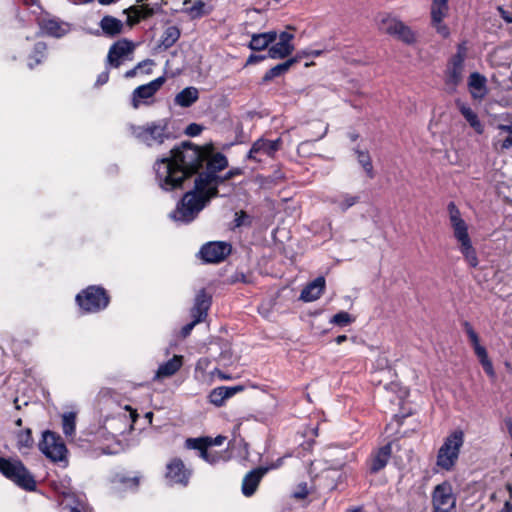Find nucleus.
<instances>
[{"label": "nucleus", "instance_id": "9d476101", "mask_svg": "<svg viewBox=\"0 0 512 512\" xmlns=\"http://www.w3.org/2000/svg\"><path fill=\"white\" fill-rule=\"evenodd\" d=\"M231 252V246L226 242H208L204 244L200 251V258L206 263H218Z\"/></svg>", "mask_w": 512, "mask_h": 512}, {"label": "nucleus", "instance_id": "5701e85b", "mask_svg": "<svg viewBox=\"0 0 512 512\" xmlns=\"http://www.w3.org/2000/svg\"><path fill=\"white\" fill-rule=\"evenodd\" d=\"M277 40V32L272 30L264 33L253 34L249 48L254 51H262Z\"/></svg>", "mask_w": 512, "mask_h": 512}, {"label": "nucleus", "instance_id": "412c9836", "mask_svg": "<svg viewBox=\"0 0 512 512\" xmlns=\"http://www.w3.org/2000/svg\"><path fill=\"white\" fill-rule=\"evenodd\" d=\"M325 288V278L320 276L310 282L301 292L300 299L304 302L317 300Z\"/></svg>", "mask_w": 512, "mask_h": 512}, {"label": "nucleus", "instance_id": "423d86ee", "mask_svg": "<svg viewBox=\"0 0 512 512\" xmlns=\"http://www.w3.org/2000/svg\"><path fill=\"white\" fill-rule=\"evenodd\" d=\"M40 451L52 462L67 460V448L61 436L52 431H45L39 443Z\"/></svg>", "mask_w": 512, "mask_h": 512}, {"label": "nucleus", "instance_id": "72a5a7b5", "mask_svg": "<svg viewBox=\"0 0 512 512\" xmlns=\"http://www.w3.org/2000/svg\"><path fill=\"white\" fill-rule=\"evenodd\" d=\"M402 23V21L394 17L385 15L379 21V29L384 33L395 36Z\"/></svg>", "mask_w": 512, "mask_h": 512}, {"label": "nucleus", "instance_id": "c9c22d12", "mask_svg": "<svg viewBox=\"0 0 512 512\" xmlns=\"http://www.w3.org/2000/svg\"><path fill=\"white\" fill-rule=\"evenodd\" d=\"M16 440H17V448L19 449V451H21L23 453L28 451L33 446V443H34L33 438H32L31 429L26 428V429L18 432L16 435Z\"/></svg>", "mask_w": 512, "mask_h": 512}, {"label": "nucleus", "instance_id": "7c9ffc66", "mask_svg": "<svg viewBox=\"0 0 512 512\" xmlns=\"http://www.w3.org/2000/svg\"><path fill=\"white\" fill-rule=\"evenodd\" d=\"M128 14V24L130 26L134 25L135 23L139 22L141 19L148 18L153 14V9L149 7H130L129 9L124 11Z\"/></svg>", "mask_w": 512, "mask_h": 512}, {"label": "nucleus", "instance_id": "0e129e2a", "mask_svg": "<svg viewBox=\"0 0 512 512\" xmlns=\"http://www.w3.org/2000/svg\"><path fill=\"white\" fill-rule=\"evenodd\" d=\"M283 464V458L277 459L274 463H272L270 466H266L265 468H269V471L272 469H277Z\"/></svg>", "mask_w": 512, "mask_h": 512}, {"label": "nucleus", "instance_id": "c03bdc74", "mask_svg": "<svg viewBox=\"0 0 512 512\" xmlns=\"http://www.w3.org/2000/svg\"><path fill=\"white\" fill-rule=\"evenodd\" d=\"M352 322V318L348 312L341 311L337 314H335L332 319L330 320V323L337 325V326H346Z\"/></svg>", "mask_w": 512, "mask_h": 512}, {"label": "nucleus", "instance_id": "58836bf2", "mask_svg": "<svg viewBox=\"0 0 512 512\" xmlns=\"http://www.w3.org/2000/svg\"><path fill=\"white\" fill-rule=\"evenodd\" d=\"M358 163L363 167L369 178L374 177L373 166L370 155L367 151L355 149Z\"/></svg>", "mask_w": 512, "mask_h": 512}, {"label": "nucleus", "instance_id": "774afa93", "mask_svg": "<svg viewBox=\"0 0 512 512\" xmlns=\"http://www.w3.org/2000/svg\"><path fill=\"white\" fill-rule=\"evenodd\" d=\"M71 512H90V511L83 506H81V507L76 506V507L71 508Z\"/></svg>", "mask_w": 512, "mask_h": 512}, {"label": "nucleus", "instance_id": "f03ea898", "mask_svg": "<svg viewBox=\"0 0 512 512\" xmlns=\"http://www.w3.org/2000/svg\"><path fill=\"white\" fill-rule=\"evenodd\" d=\"M131 134L148 147H159L171 139L168 121L161 119L144 126H131Z\"/></svg>", "mask_w": 512, "mask_h": 512}, {"label": "nucleus", "instance_id": "393cba45", "mask_svg": "<svg viewBox=\"0 0 512 512\" xmlns=\"http://www.w3.org/2000/svg\"><path fill=\"white\" fill-rule=\"evenodd\" d=\"M392 453L391 444H386L381 447L371 460L370 470L376 473L383 469L388 463Z\"/></svg>", "mask_w": 512, "mask_h": 512}, {"label": "nucleus", "instance_id": "c85d7f7f", "mask_svg": "<svg viewBox=\"0 0 512 512\" xmlns=\"http://www.w3.org/2000/svg\"><path fill=\"white\" fill-rule=\"evenodd\" d=\"M99 25L103 33L110 37L120 34L123 29L122 21L112 16H104Z\"/></svg>", "mask_w": 512, "mask_h": 512}, {"label": "nucleus", "instance_id": "0eeeda50", "mask_svg": "<svg viewBox=\"0 0 512 512\" xmlns=\"http://www.w3.org/2000/svg\"><path fill=\"white\" fill-rule=\"evenodd\" d=\"M433 512H457L456 497L450 484L437 485L432 493Z\"/></svg>", "mask_w": 512, "mask_h": 512}, {"label": "nucleus", "instance_id": "de8ad7c7", "mask_svg": "<svg viewBox=\"0 0 512 512\" xmlns=\"http://www.w3.org/2000/svg\"><path fill=\"white\" fill-rule=\"evenodd\" d=\"M464 328H465V331L469 337V340L471 341L473 347L477 344H479V337L477 335V333L474 331V329L472 328V326L468 323V322H465L464 323Z\"/></svg>", "mask_w": 512, "mask_h": 512}, {"label": "nucleus", "instance_id": "69168bd1", "mask_svg": "<svg viewBox=\"0 0 512 512\" xmlns=\"http://www.w3.org/2000/svg\"><path fill=\"white\" fill-rule=\"evenodd\" d=\"M511 499H512V497H511ZM499 512H512V500L506 501L504 506L502 507V509Z\"/></svg>", "mask_w": 512, "mask_h": 512}, {"label": "nucleus", "instance_id": "dca6fc26", "mask_svg": "<svg viewBox=\"0 0 512 512\" xmlns=\"http://www.w3.org/2000/svg\"><path fill=\"white\" fill-rule=\"evenodd\" d=\"M132 50L133 45L131 42L127 40L116 42L109 49L107 56L108 63L115 68L119 67L122 61L128 57Z\"/></svg>", "mask_w": 512, "mask_h": 512}, {"label": "nucleus", "instance_id": "680f3d73", "mask_svg": "<svg viewBox=\"0 0 512 512\" xmlns=\"http://www.w3.org/2000/svg\"><path fill=\"white\" fill-rule=\"evenodd\" d=\"M316 125L320 126V128L322 129V132L316 138V140H319V139H322L326 135V133L328 131V125L327 124L324 125L320 122H317Z\"/></svg>", "mask_w": 512, "mask_h": 512}, {"label": "nucleus", "instance_id": "f704fd0d", "mask_svg": "<svg viewBox=\"0 0 512 512\" xmlns=\"http://www.w3.org/2000/svg\"><path fill=\"white\" fill-rule=\"evenodd\" d=\"M62 430L66 437H74L76 432L75 412H66L62 415Z\"/></svg>", "mask_w": 512, "mask_h": 512}, {"label": "nucleus", "instance_id": "ddd939ff", "mask_svg": "<svg viewBox=\"0 0 512 512\" xmlns=\"http://www.w3.org/2000/svg\"><path fill=\"white\" fill-rule=\"evenodd\" d=\"M277 39L278 41L274 44L272 43L269 47L268 57L272 59H284L291 55L294 51V45L292 44L294 35L288 31H283L280 34L277 33Z\"/></svg>", "mask_w": 512, "mask_h": 512}, {"label": "nucleus", "instance_id": "bf43d9fd", "mask_svg": "<svg viewBox=\"0 0 512 512\" xmlns=\"http://www.w3.org/2000/svg\"><path fill=\"white\" fill-rule=\"evenodd\" d=\"M499 12L502 16V18L507 22V23H512V12H509L508 10L504 9L503 7H499Z\"/></svg>", "mask_w": 512, "mask_h": 512}, {"label": "nucleus", "instance_id": "338daca9", "mask_svg": "<svg viewBox=\"0 0 512 512\" xmlns=\"http://www.w3.org/2000/svg\"><path fill=\"white\" fill-rule=\"evenodd\" d=\"M505 425H506L507 432L512 440V419H510V418L505 419Z\"/></svg>", "mask_w": 512, "mask_h": 512}, {"label": "nucleus", "instance_id": "20e7f679", "mask_svg": "<svg viewBox=\"0 0 512 512\" xmlns=\"http://www.w3.org/2000/svg\"><path fill=\"white\" fill-rule=\"evenodd\" d=\"M0 472L17 486L33 491L36 488V481L29 470L18 459L0 457Z\"/></svg>", "mask_w": 512, "mask_h": 512}, {"label": "nucleus", "instance_id": "6e6552de", "mask_svg": "<svg viewBox=\"0 0 512 512\" xmlns=\"http://www.w3.org/2000/svg\"><path fill=\"white\" fill-rule=\"evenodd\" d=\"M191 476L188 469L180 458L171 459L166 465L165 479L170 485L187 486Z\"/></svg>", "mask_w": 512, "mask_h": 512}, {"label": "nucleus", "instance_id": "052dcab7", "mask_svg": "<svg viewBox=\"0 0 512 512\" xmlns=\"http://www.w3.org/2000/svg\"><path fill=\"white\" fill-rule=\"evenodd\" d=\"M264 59H265V56L252 54L248 57L247 64H252V63H255L258 61H262Z\"/></svg>", "mask_w": 512, "mask_h": 512}, {"label": "nucleus", "instance_id": "f257e3e1", "mask_svg": "<svg viewBox=\"0 0 512 512\" xmlns=\"http://www.w3.org/2000/svg\"><path fill=\"white\" fill-rule=\"evenodd\" d=\"M227 166L226 156L215 153L212 146L201 147L190 142H183L171 149L168 157L158 159L154 164L156 181L164 191L183 188L186 181L198 174L194 189L184 194L170 218L180 224L192 222L217 195L219 185L243 173L241 168H232L223 176L217 174Z\"/></svg>", "mask_w": 512, "mask_h": 512}, {"label": "nucleus", "instance_id": "bb28decb", "mask_svg": "<svg viewBox=\"0 0 512 512\" xmlns=\"http://www.w3.org/2000/svg\"><path fill=\"white\" fill-rule=\"evenodd\" d=\"M199 98V91L196 87H186L180 91L174 99L176 105L190 107Z\"/></svg>", "mask_w": 512, "mask_h": 512}, {"label": "nucleus", "instance_id": "49530a36", "mask_svg": "<svg viewBox=\"0 0 512 512\" xmlns=\"http://www.w3.org/2000/svg\"><path fill=\"white\" fill-rule=\"evenodd\" d=\"M199 439H204L205 443L207 444V448H212L214 446H221L226 438L224 436L219 435L215 438L200 437Z\"/></svg>", "mask_w": 512, "mask_h": 512}, {"label": "nucleus", "instance_id": "6e6d98bb", "mask_svg": "<svg viewBox=\"0 0 512 512\" xmlns=\"http://www.w3.org/2000/svg\"><path fill=\"white\" fill-rule=\"evenodd\" d=\"M198 322H195V318H193V321L186 324L185 326L182 327L181 329V335L182 337H187L191 331L193 330L194 326L197 324Z\"/></svg>", "mask_w": 512, "mask_h": 512}, {"label": "nucleus", "instance_id": "2f4dec72", "mask_svg": "<svg viewBox=\"0 0 512 512\" xmlns=\"http://www.w3.org/2000/svg\"><path fill=\"white\" fill-rule=\"evenodd\" d=\"M498 130L499 133L497 143L501 149L512 148V122L506 125H499Z\"/></svg>", "mask_w": 512, "mask_h": 512}, {"label": "nucleus", "instance_id": "f3484780", "mask_svg": "<svg viewBox=\"0 0 512 512\" xmlns=\"http://www.w3.org/2000/svg\"><path fill=\"white\" fill-rule=\"evenodd\" d=\"M41 31L55 38H61L70 31V25L56 18H43L39 22Z\"/></svg>", "mask_w": 512, "mask_h": 512}, {"label": "nucleus", "instance_id": "3c124183", "mask_svg": "<svg viewBox=\"0 0 512 512\" xmlns=\"http://www.w3.org/2000/svg\"><path fill=\"white\" fill-rule=\"evenodd\" d=\"M473 348L480 362L484 361L485 359H488L486 349L483 346H481L480 343L475 345Z\"/></svg>", "mask_w": 512, "mask_h": 512}, {"label": "nucleus", "instance_id": "5fc2aeb1", "mask_svg": "<svg viewBox=\"0 0 512 512\" xmlns=\"http://www.w3.org/2000/svg\"><path fill=\"white\" fill-rule=\"evenodd\" d=\"M124 410L128 412V418L130 419L129 426L132 427L133 423H135L138 418V414L136 410L132 409L130 406H125Z\"/></svg>", "mask_w": 512, "mask_h": 512}, {"label": "nucleus", "instance_id": "ea45409f", "mask_svg": "<svg viewBox=\"0 0 512 512\" xmlns=\"http://www.w3.org/2000/svg\"><path fill=\"white\" fill-rule=\"evenodd\" d=\"M229 398L228 391L225 386L215 388L209 394V400L216 406H222L226 399Z\"/></svg>", "mask_w": 512, "mask_h": 512}, {"label": "nucleus", "instance_id": "9b49d317", "mask_svg": "<svg viewBox=\"0 0 512 512\" xmlns=\"http://www.w3.org/2000/svg\"><path fill=\"white\" fill-rule=\"evenodd\" d=\"M448 217L450 225L453 230V235L458 243L470 240L468 233V225L462 218L460 210L457 208L454 202H450L447 206Z\"/></svg>", "mask_w": 512, "mask_h": 512}, {"label": "nucleus", "instance_id": "a19ab883", "mask_svg": "<svg viewBox=\"0 0 512 512\" xmlns=\"http://www.w3.org/2000/svg\"><path fill=\"white\" fill-rule=\"evenodd\" d=\"M466 54H467L466 43L465 42L460 43L457 46L456 54L451 58V62H450L451 66L457 67V69L463 68Z\"/></svg>", "mask_w": 512, "mask_h": 512}, {"label": "nucleus", "instance_id": "2eb2a0df", "mask_svg": "<svg viewBox=\"0 0 512 512\" xmlns=\"http://www.w3.org/2000/svg\"><path fill=\"white\" fill-rule=\"evenodd\" d=\"M165 78L164 77H158L155 80L141 85L137 87L133 91V98H132V105L134 108H138L140 105V100H146L151 97L161 88V86L164 84Z\"/></svg>", "mask_w": 512, "mask_h": 512}, {"label": "nucleus", "instance_id": "603ef678", "mask_svg": "<svg viewBox=\"0 0 512 512\" xmlns=\"http://www.w3.org/2000/svg\"><path fill=\"white\" fill-rule=\"evenodd\" d=\"M202 131V127L198 124H190L187 128H186V134L189 135V136H197L201 133Z\"/></svg>", "mask_w": 512, "mask_h": 512}, {"label": "nucleus", "instance_id": "39448f33", "mask_svg": "<svg viewBox=\"0 0 512 512\" xmlns=\"http://www.w3.org/2000/svg\"><path fill=\"white\" fill-rule=\"evenodd\" d=\"M464 443V433L461 430H455L449 434L438 450L437 466L444 470H451L456 464L460 449Z\"/></svg>", "mask_w": 512, "mask_h": 512}, {"label": "nucleus", "instance_id": "4d7b16f0", "mask_svg": "<svg viewBox=\"0 0 512 512\" xmlns=\"http://www.w3.org/2000/svg\"><path fill=\"white\" fill-rule=\"evenodd\" d=\"M108 80H109V71L105 70L98 75L97 80H96V85H98V86L104 85L108 82Z\"/></svg>", "mask_w": 512, "mask_h": 512}, {"label": "nucleus", "instance_id": "864d4df0", "mask_svg": "<svg viewBox=\"0 0 512 512\" xmlns=\"http://www.w3.org/2000/svg\"><path fill=\"white\" fill-rule=\"evenodd\" d=\"M484 371L491 377L494 376V369H493V365H492V362L488 359H485L484 361L480 362Z\"/></svg>", "mask_w": 512, "mask_h": 512}, {"label": "nucleus", "instance_id": "473e14b6", "mask_svg": "<svg viewBox=\"0 0 512 512\" xmlns=\"http://www.w3.org/2000/svg\"><path fill=\"white\" fill-rule=\"evenodd\" d=\"M459 250L469 266L476 267L478 265L477 254L472 245L471 239L459 243Z\"/></svg>", "mask_w": 512, "mask_h": 512}, {"label": "nucleus", "instance_id": "79ce46f5", "mask_svg": "<svg viewBox=\"0 0 512 512\" xmlns=\"http://www.w3.org/2000/svg\"><path fill=\"white\" fill-rule=\"evenodd\" d=\"M206 4L202 0L195 1L192 6L184 10L192 19L200 18L206 14Z\"/></svg>", "mask_w": 512, "mask_h": 512}, {"label": "nucleus", "instance_id": "1a4fd4ad", "mask_svg": "<svg viewBox=\"0 0 512 512\" xmlns=\"http://www.w3.org/2000/svg\"><path fill=\"white\" fill-rule=\"evenodd\" d=\"M281 139L267 140L260 138L256 140L247 154L249 160L262 162L264 157L272 158L279 150Z\"/></svg>", "mask_w": 512, "mask_h": 512}, {"label": "nucleus", "instance_id": "b1692460", "mask_svg": "<svg viewBox=\"0 0 512 512\" xmlns=\"http://www.w3.org/2000/svg\"><path fill=\"white\" fill-rule=\"evenodd\" d=\"M457 108L477 134L483 133V125L477 114L464 102L457 100Z\"/></svg>", "mask_w": 512, "mask_h": 512}, {"label": "nucleus", "instance_id": "8fccbe9b", "mask_svg": "<svg viewBox=\"0 0 512 512\" xmlns=\"http://www.w3.org/2000/svg\"><path fill=\"white\" fill-rule=\"evenodd\" d=\"M248 220L249 216L244 211L237 212L234 220L235 226L240 227L243 225H247L249 223Z\"/></svg>", "mask_w": 512, "mask_h": 512}, {"label": "nucleus", "instance_id": "aec40b11", "mask_svg": "<svg viewBox=\"0 0 512 512\" xmlns=\"http://www.w3.org/2000/svg\"><path fill=\"white\" fill-rule=\"evenodd\" d=\"M486 78L478 72L469 76L468 86L473 99L482 100L487 94Z\"/></svg>", "mask_w": 512, "mask_h": 512}, {"label": "nucleus", "instance_id": "4be33fe9", "mask_svg": "<svg viewBox=\"0 0 512 512\" xmlns=\"http://www.w3.org/2000/svg\"><path fill=\"white\" fill-rule=\"evenodd\" d=\"M210 307V296L206 294L204 290H201L195 298V304L191 310L192 317L195 318V322H201L207 315V311Z\"/></svg>", "mask_w": 512, "mask_h": 512}, {"label": "nucleus", "instance_id": "cd10ccee", "mask_svg": "<svg viewBox=\"0 0 512 512\" xmlns=\"http://www.w3.org/2000/svg\"><path fill=\"white\" fill-rule=\"evenodd\" d=\"M300 60V55H295L294 57L286 60L283 63L277 64L276 66L269 69L264 77L263 80L265 82L271 81L275 77L281 76L285 72H287L295 63H297Z\"/></svg>", "mask_w": 512, "mask_h": 512}, {"label": "nucleus", "instance_id": "a18cd8bd", "mask_svg": "<svg viewBox=\"0 0 512 512\" xmlns=\"http://www.w3.org/2000/svg\"><path fill=\"white\" fill-rule=\"evenodd\" d=\"M463 68H458L451 66L449 69L448 83L456 85L460 82L462 78Z\"/></svg>", "mask_w": 512, "mask_h": 512}, {"label": "nucleus", "instance_id": "6ab92c4d", "mask_svg": "<svg viewBox=\"0 0 512 512\" xmlns=\"http://www.w3.org/2000/svg\"><path fill=\"white\" fill-rule=\"evenodd\" d=\"M183 365V356L174 355L168 361L159 365L154 375V380H161L175 375Z\"/></svg>", "mask_w": 512, "mask_h": 512}, {"label": "nucleus", "instance_id": "e2e57ef3", "mask_svg": "<svg viewBox=\"0 0 512 512\" xmlns=\"http://www.w3.org/2000/svg\"><path fill=\"white\" fill-rule=\"evenodd\" d=\"M226 390L228 391L229 398L235 395L237 392L242 391V386H235V387H226Z\"/></svg>", "mask_w": 512, "mask_h": 512}, {"label": "nucleus", "instance_id": "13d9d810", "mask_svg": "<svg viewBox=\"0 0 512 512\" xmlns=\"http://www.w3.org/2000/svg\"><path fill=\"white\" fill-rule=\"evenodd\" d=\"M147 63H151V61H150V60H147V61H143V62L139 63L135 68H133V69H131V70L127 71V72L125 73V77H126V78H132V77H134V76L136 75V73H137V70H138L139 68H141L143 65L147 64Z\"/></svg>", "mask_w": 512, "mask_h": 512}, {"label": "nucleus", "instance_id": "4c0bfd02", "mask_svg": "<svg viewBox=\"0 0 512 512\" xmlns=\"http://www.w3.org/2000/svg\"><path fill=\"white\" fill-rule=\"evenodd\" d=\"M46 49V44L43 42H37L35 44L33 53L30 55L28 62L30 69H33L44 60Z\"/></svg>", "mask_w": 512, "mask_h": 512}, {"label": "nucleus", "instance_id": "a878e982", "mask_svg": "<svg viewBox=\"0 0 512 512\" xmlns=\"http://www.w3.org/2000/svg\"><path fill=\"white\" fill-rule=\"evenodd\" d=\"M181 32L178 27L176 26H168L162 33L158 48L160 50H167L170 47H172L180 38Z\"/></svg>", "mask_w": 512, "mask_h": 512}, {"label": "nucleus", "instance_id": "4468645a", "mask_svg": "<svg viewBox=\"0 0 512 512\" xmlns=\"http://www.w3.org/2000/svg\"><path fill=\"white\" fill-rule=\"evenodd\" d=\"M448 4L433 2L431 5V22L437 33L446 38L449 36V28L443 23V19L448 14Z\"/></svg>", "mask_w": 512, "mask_h": 512}, {"label": "nucleus", "instance_id": "c756f323", "mask_svg": "<svg viewBox=\"0 0 512 512\" xmlns=\"http://www.w3.org/2000/svg\"><path fill=\"white\" fill-rule=\"evenodd\" d=\"M115 489L118 490H136L139 485V478L137 476L127 477L123 474H117L112 479Z\"/></svg>", "mask_w": 512, "mask_h": 512}, {"label": "nucleus", "instance_id": "f8f14e48", "mask_svg": "<svg viewBox=\"0 0 512 512\" xmlns=\"http://www.w3.org/2000/svg\"><path fill=\"white\" fill-rule=\"evenodd\" d=\"M185 446L188 449L197 450L199 452V457L211 465L218 464L221 461H226L225 453L207 448V444L204 439H187Z\"/></svg>", "mask_w": 512, "mask_h": 512}, {"label": "nucleus", "instance_id": "7ed1b4c3", "mask_svg": "<svg viewBox=\"0 0 512 512\" xmlns=\"http://www.w3.org/2000/svg\"><path fill=\"white\" fill-rule=\"evenodd\" d=\"M75 301L82 313L90 314L104 310L109 305L110 298L103 287L91 285L81 290Z\"/></svg>", "mask_w": 512, "mask_h": 512}, {"label": "nucleus", "instance_id": "a211bd4d", "mask_svg": "<svg viewBox=\"0 0 512 512\" xmlns=\"http://www.w3.org/2000/svg\"><path fill=\"white\" fill-rule=\"evenodd\" d=\"M269 471V468L257 467L249 471L242 481V493L246 497L252 496L264 475Z\"/></svg>", "mask_w": 512, "mask_h": 512}, {"label": "nucleus", "instance_id": "e433bc0d", "mask_svg": "<svg viewBox=\"0 0 512 512\" xmlns=\"http://www.w3.org/2000/svg\"><path fill=\"white\" fill-rule=\"evenodd\" d=\"M359 199L360 197L358 195L342 194L338 198L332 199L331 202L336 204L342 212H345L354 206Z\"/></svg>", "mask_w": 512, "mask_h": 512}, {"label": "nucleus", "instance_id": "09e8293b", "mask_svg": "<svg viewBox=\"0 0 512 512\" xmlns=\"http://www.w3.org/2000/svg\"><path fill=\"white\" fill-rule=\"evenodd\" d=\"M307 495L308 489L306 483L299 484L297 489L292 494V496L296 499H304Z\"/></svg>", "mask_w": 512, "mask_h": 512}, {"label": "nucleus", "instance_id": "37998d69", "mask_svg": "<svg viewBox=\"0 0 512 512\" xmlns=\"http://www.w3.org/2000/svg\"><path fill=\"white\" fill-rule=\"evenodd\" d=\"M395 37L399 38L400 40L407 44L414 43L416 39L414 32L404 23H402L401 26H399V30L397 31Z\"/></svg>", "mask_w": 512, "mask_h": 512}]
</instances>
